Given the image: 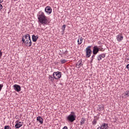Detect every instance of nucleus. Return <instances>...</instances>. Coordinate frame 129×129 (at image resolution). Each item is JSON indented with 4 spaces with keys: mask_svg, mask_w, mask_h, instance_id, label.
<instances>
[{
    "mask_svg": "<svg viewBox=\"0 0 129 129\" xmlns=\"http://www.w3.org/2000/svg\"><path fill=\"white\" fill-rule=\"evenodd\" d=\"M37 19L39 23L43 25H48V17L45 15V13L42 11H39L37 15Z\"/></svg>",
    "mask_w": 129,
    "mask_h": 129,
    "instance_id": "f257e3e1",
    "label": "nucleus"
},
{
    "mask_svg": "<svg viewBox=\"0 0 129 129\" xmlns=\"http://www.w3.org/2000/svg\"><path fill=\"white\" fill-rule=\"evenodd\" d=\"M66 119L69 122H73L76 120V113L74 111L71 112V114L66 117Z\"/></svg>",
    "mask_w": 129,
    "mask_h": 129,
    "instance_id": "f03ea898",
    "label": "nucleus"
},
{
    "mask_svg": "<svg viewBox=\"0 0 129 129\" xmlns=\"http://www.w3.org/2000/svg\"><path fill=\"white\" fill-rule=\"evenodd\" d=\"M91 47H92L91 45L88 46L85 49L86 56L87 58H89V57L91 56V54H92V50L90 48Z\"/></svg>",
    "mask_w": 129,
    "mask_h": 129,
    "instance_id": "7ed1b4c3",
    "label": "nucleus"
},
{
    "mask_svg": "<svg viewBox=\"0 0 129 129\" xmlns=\"http://www.w3.org/2000/svg\"><path fill=\"white\" fill-rule=\"evenodd\" d=\"M61 76H62V73L59 71L54 72L52 74V76L54 79H56V80H58V79H60V78H61Z\"/></svg>",
    "mask_w": 129,
    "mask_h": 129,
    "instance_id": "20e7f679",
    "label": "nucleus"
},
{
    "mask_svg": "<svg viewBox=\"0 0 129 129\" xmlns=\"http://www.w3.org/2000/svg\"><path fill=\"white\" fill-rule=\"evenodd\" d=\"M103 48L102 47H99V46L97 45H95L93 47L92 53L98 54L99 51H101L102 52H103V51H104V50H103Z\"/></svg>",
    "mask_w": 129,
    "mask_h": 129,
    "instance_id": "39448f33",
    "label": "nucleus"
},
{
    "mask_svg": "<svg viewBox=\"0 0 129 129\" xmlns=\"http://www.w3.org/2000/svg\"><path fill=\"white\" fill-rule=\"evenodd\" d=\"M22 41L26 45V47H31L32 46V40L25 41V39L22 38Z\"/></svg>",
    "mask_w": 129,
    "mask_h": 129,
    "instance_id": "423d86ee",
    "label": "nucleus"
},
{
    "mask_svg": "<svg viewBox=\"0 0 129 129\" xmlns=\"http://www.w3.org/2000/svg\"><path fill=\"white\" fill-rule=\"evenodd\" d=\"M45 12L46 13L47 15H51L52 13V8L47 6L45 8Z\"/></svg>",
    "mask_w": 129,
    "mask_h": 129,
    "instance_id": "0eeeda50",
    "label": "nucleus"
},
{
    "mask_svg": "<svg viewBox=\"0 0 129 129\" xmlns=\"http://www.w3.org/2000/svg\"><path fill=\"white\" fill-rule=\"evenodd\" d=\"M23 123L21 121H19L18 120H17L16 121V124H15V128H20L21 126H23Z\"/></svg>",
    "mask_w": 129,
    "mask_h": 129,
    "instance_id": "6e6552de",
    "label": "nucleus"
},
{
    "mask_svg": "<svg viewBox=\"0 0 129 129\" xmlns=\"http://www.w3.org/2000/svg\"><path fill=\"white\" fill-rule=\"evenodd\" d=\"M13 88L14 90L16 91L17 92H20V91H21V86L19 85H14Z\"/></svg>",
    "mask_w": 129,
    "mask_h": 129,
    "instance_id": "1a4fd4ad",
    "label": "nucleus"
},
{
    "mask_svg": "<svg viewBox=\"0 0 129 129\" xmlns=\"http://www.w3.org/2000/svg\"><path fill=\"white\" fill-rule=\"evenodd\" d=\"M22 39H24V41H30L31 40V36H30V34H26V35L22 36Z\"/></svg>",
    "mask_w": 129,
    "mask_h": 129,
    "instance_id": "9d476101",
    "label": "nucleus"
},
{
    "mask_svg": "<svg viewBox=\"0 0 129 129\" xmlns=\"http://www.w3.org/2000/svg\"><path fill=\"white\" fill-rule=\"evenodd\" d=\"M106 54L105 53H102L101 54H99L97 56V59L98 61H100L102 58H105Z\"/></svg>",
    "mask_w": 129,
    "mask_h": 129,
    "instance_id": "9b49d317",
    "label": "nucleus"
},
{
    "mask_svg": "<svg viewBox=\"0 0 129 129\" xmlns=\"http://www.w3.org/2000/svg\"><path fill=\"white\" fill-rule=\"evenodd\" d=\"M116 39L118 42H121V41H122L123 39V36H122V34L120 33L118 35H117Z\"/></svg>",
    "mask_w": 129,
    "mask_h": 129,
    "instance_id": "f8f14e48",
    "label": "nucleus"
},
{
    "mask_svg": "<svg viewBox=\"0 0 129 129\" xmlns=\"http://www.w3.org/2000/svg\"><path fill=\"white\" fill-rule=\"evenodd\" d=\"M83 66V64H82V60H80L76 64L77 68H80Z\"/></svg>",
    "mask_w": 129,
    "mask_h": 129,
    "instance_id": "ddd939ff",
    "label": "nucleus"
},
{
    "mask_svg": "<svg viewBox=\"0 0 129 129\" xmlns=\"http://www.w3.org/2000/svg\"><path fill=\"white\" fill-rule=\"evenodd\" d=\"M37 120L40 122V124H43V122H44V119L41 116L37 117Z\"/></svg>",
    "mask_w": 129,
    "mask_h": 129,
    "instance_id": "4468645a",
    "label": "nucleus"
},
{
    "mask_svg": "<svg viewBox=\"0 0 129 129\" xmlns=\"http://www.w3.org/2000/svg\"><path fill=\"white\" fill-rule=\"evenodd\" d=\"M32 38L33 42H36V41H38V39H39V36L33 35L32 36Z\"/></svg>",
    "mask_w": 129,
    "mask_h": 129,
    "instance_id": "2eb2a0df",
    "label": "nucleus"
},
{
    "mask_svg": "<svg viewBox=\"0 0 129 129\" xmlns=\"http://www.w3.org/2000/svg\"><path fill=\"white\" fill-rule=\"evenodd\" d=\"M101 127L103 129L108 128V124H107V123H102L101 125Z\"/></svg>",
    "mask_w": 129,
    "mask_h": 129,
    "instance_id": "dca6fc26",
    "label": "nucleus"
},
{
    "mask_svg": "<svg viewBox=\"0 0 129 129\" xmlns=\"http://www.w3.org/2000/svg\"><path fill=\"white\" fill-rule=\"evenodd\" d=\"M83 42V38L79 37L78 39V45H81Z\"/></svg>",
    "mask_w": 129,
    "mask_h": 129,
    "instance_id": "f3484780",
    "label": "nucleus"
},
{
    "mask_svg": "<svg viewBox=\"0 0 129 129\" xmlns=\"http://www.w3.org/2000/svg\"><path fill=\"white\" fill-rule=\"evenodd\" d=\"M96 55H97V53H95L94 52H93V55L91 57V63H92V62L93 61V60L95 58V56H96Z\"/></svg>",
    "mask_w": 129,
    "mask_h": 129,
    "instance_id": "a211bd4d",
    "label": "nucleus"
},
{
    "mask_svg": "<svg viewBox=\"0 0 129 129\" xmlns=\"http://www.w3.org/2000/svg\"><path fill=\"white\" fill-rule=\"evenodd\" d=\"M48 79L49 81H51V82H53V81H54V77H53L52 75H49L48 77Z\"/></svg>",
    "mask_w": 129,
    "mask_h": 129,
    "instance_id": "6ab92c4d",
    "label": "nucleus"
},
{
    "mask_svg": "<svg viewBox=\"0 0 129 129\" xmlns=\"http://www.w3.org/2000/svg\"><path fill=\"white\" fill-rule=\"evenodd\" d=\"M85 118H82L80 121V125H83V124H84L85 123Z\"/></svg>",
    "mask_w": 129,
    "mask_h": 129,
    "instance_id": "aec40b11",
    "label": "nucleus"
},
{
    "mask_svg": "<svg viewBox=\"0 0 129 129\" xmlns=\"http://www.w3.org/2000/svg\"><path fill=\"white\" fill-rule=\"evenodd\" d=\"M98 118H99V117H98L97 119H93V121L92 122L93 125H95V124L97 123V120L98 119Z\"/></svg>",
    "mask_w": 129,
    "mask_h": 129,
    "instance_id": "412c9836",
    "label": "nucleus"
},
{
    "mask_svg": "<svg viewBox=\"0 0 129 129\" xmlns=\"http://www.w3.org/2000/svg\"><path fill=\"white\" fill-rule=\"evenodd\" d=\"M66 28V25H63L61 27V30L62 31V35L64 34V32H65V29Z\"/></svg>",
    "mask_w": 129,
    "mask_h": 129,
    "instance_id": "4be33fe9",
    "label": "nucleus"
},
{
    "mask_svg": "<svg viewBox=\"0 0 129 129\" xmlns=\"http://www.w3.org/2000/svg\"><path fill=\"white\" fill-rule=\"evenodd\" d=\"M97 109L99 111H101V110H103V107L102 106H99Z\"/></svg>",
    "mask_w": 129,
    "mask_h": 129,
    "instance_id": "5701e85b",
    "label": "nucleus"
},
{
    "mask_svg": "<svg viewBox=\"0 0 129 129\" xmlns=\"http://www.w3.org/2000/svg\"><path fill=\"white\" fill-rule=\"evenodd\" d=\"M60 63L61 64H64V63H66V60H65V59L60 60Z\"/></svg>",
    "mask_w": 129,
    "mask_h": 129,
    "instance_id": "b1692460",
    "label": "nucleus"
},
{
    "mask_svg": "<svg viewBox=\"0 0 129 129\" xmlns=\"http://www.w3.org/2000/svg\"><path fill=\"white\" fill-rule=\"evenodd\" d=\"M62 54H67L68 53V51H67V50L64 51V50H62Z\"/></svg>",
    "mask_w": 129,
    "mask_h": 129,
    "instance_id": "393cba45",
    "label": "nucleus"
},
{
    "mask_svg": "<svg viewBox=\"0 0 129 129\" xmlns=\"http://www.w3.org/2000/svg\"><path fill=\"white\" fill-rule=\"evenodd\" d=\"M3 87H4V85L0 84V91H2V89H3Z\"/></svg>",
    "mask_w": 129,
    "mask_h": 129,
    "instance_id": "a878e982",
    "label": "nucleus"
},
{
    "mask_svg": "<svg viewBox=\"0 0 129 129\" xmlns=\"http://www.w3.org/2000/svg\"><path fill=\"white\" fill-rule=\"evenodd\" d=\"M4 129H10V126L9 125L5 126Z\"/></svg>",
    "mask_w": 129,
    "mask_h": 129,
    "instance_id": "bb28decb",
    "label": "nucleus"
},
{
    "mask_svg": "<svg viewBox=\"0 0 129 129\" xmlns=\"http://www.w3.org/2000/svg\"><path fill=\"white\" fill-rule=\"evenodd\" d=\"M125 95H126L127 97L129 96H128V92H127V91H126V92L125 93L124 96H125Z\"/></svg>",
    "mask_w": 129,
    "mask_h": 129,
    "instance_id": "cd10ccee",
    "label": "nucleus"
},
{
    "mask_svg": "<svg viewBox=\"0 0 129 129\" xmlns=\"http://www.w3.org/2000/svg\"><path fill=\"white\" fill-rule=\"evenodd\" d=\"M2 56H3V52H2V50H0V58H2Z\"/></svg>",
    "mask_w": 129,
    "mask_h": 129,
    "instance_id": "c85d7f7f",
    "label": "nucleus"
},
{
    "mask_svg": "<svg viewBox=\"0 0 129 129\" xmlns=\"http://www.w3.org/2000/svg\"><path fill=\"white\" fill-rule=\"evenodd\" d=\"M3 5L2 4H0V11H2L3 10Z\"/></svg>",
    "mask_w": 129,
    "mask_h": 129,
    "instance_id": "c756f323",
    "label": "nucleus"
},
{
    "mask_svg": "<svg viewBox=\"0 0 129 129\" xmlns=\"http://www.w3.org/2000/svg\"><path fill=\"white\" fill-rule=\"evenodd\" d=\"M126 68H127V70H128V71H129V64H127L126 66Z\"/></svg>",
    "mask_w": 129,
    "mask_h": 129,
    "instance_id": "7c9ffc66",
    "label": "nucleus"
},
{
    "mask_svg": "<svg viewBox=\"0 0 129 129\" xmlns=\"http://www.w3.org/2000/svg\"><path fill=\"white\" fill-rule=\"evenodd\" d=\"M4 2V0H0V4H2Z\"/></svg>",
    "mask_w": 129,
    "mask_h": 129,
    "instance_id": "2f4dec72",
    "label": "nucleus"
},
{
    "mask_svg": "<svg viewBox=\"0 0 129 129\" xmlns=\"http://www.w3.org/2000/svg\"><path fill=\"white\" fill-rule=\"evenodd\" d=\"M97 129H101V126L98 127Z\"/></svg>",
    "mask_w": 129,
    "mask_h": 129,
    "instance_id": "473e14b6",
    "label": "nucleus"
},
{
    "mask_svg": "<svg viewBox=\"0 0 129 129\" xmlns=\"http://www.w3.org/2000/svg\"><path fill=\"white\" fill-rule=\"evenodd\" d=\"M127 92H128V96H129V91H127Z\"/></svg>",
    "mask_w": 129,
    "mask_h": 129,
    "instance_id": "72a5a7b5",
    "label": "nucleus"
},
{
    "mask_svg": "<svg viewBox=\"0 0 129 129\" xmlns=\"http://www.w3.org/2000/svg\"><path fill=\"white\" fill-rule=\"evenodd\" d=\"M18 1V0H14V2H16V1Z\"/></svg>",
    "mask_w": 129,
    "mask_h": 129,
    "instance_id": "f704fd0d",
    "label": "nucleus"
}]
</instances>
